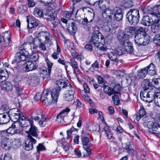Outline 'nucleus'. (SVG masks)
<instances>
[{"label": "nucleus", "mask_w": 160, "mask_h": 160, "mask_svg": "<svg viewBox=\"0 0 160 160\" xmlns=\"http://www.w3.org/2000/svg\"><path fill=\"white\" fill-rule=\"evenodd\" d=\"M156 69V67L153 63H151L149 65L145 68V69L148 71V74L152 76L157 74Z\"/></svg>", "instance_id": "obj_21"}, {"label": "nucleus", "mask_w": 160, "mask_h": 160, "mask_svg": "<svg viewBox=\"0 0 160 160\" xmlns=\"http://www.w3.org/2000/svg\"><path fill=\"white\" fill-rule=\"evenodd\" d=\"M153 41L156 44L160 46V34H156L153 38Z\"/></svg>", "instance_id": "obj_42"}, {"label": "nucleus", "mask_w": 160, "mask_h": 160, "mask_svg": "<svg viewBox=\"0 0 160 160\" xmlns=\"http://www.w3.org/2000/svg\"><path fill=\"white\" fill-rule=\"evenodd\" d=\"M109 58L112 61H115L118 62H119V60L117 58V55L116 53L112 52L108 54Z\"/></svg>", "instance_id": "obj_34"}, {"label": "nucleus", "mask_w": 160, "mask_h": 160, "mask_svg": "<svg viewBox=\"0 0 160 160\" xmlns=\"http://www.w3.org/2000/svg\"><path fill=\"white\" fill-rule=\"evenodd\" d=\"M26 132L28 134L27 137L28 138L32 137V136L34 137H37L38 136L39 132L37 128L34 125L33 123L31 124L29 131H26Z\"/></svg>", "instance_id": "obj_16"}, {"label": "nucleus", "mask_w": 160, "mask_h": 160, "mask_svg": "<svg viewBox=\"0 0 160 160\" xmlns=\"http://www.w3.org/2000/svg\"><path fill=\"white\" fill-rule=\"evenodd\" d=\"M16 122L15 123H13L11 126L6 131L5 130L7 133H10L11 134H13L15 133L16 132V125L15 124Z\"/></svg>", "instance_id": "obj_30"}, {"label": "nucleus", "mask_w": 160, "mask_h": 160, "mask_svg": "<svg viewBox=\"0 0 160 160\" xmlns=\"http://www.w3.org/2000/svg\"><path fill=\"white\" fill-rule=\"evenodd\" d=\"M37 151L39 152L40 151L44 150H45V148L42 143H39L37 147Z\"/></svg>", "instance_id": "obj_50"}, {"label": "nucleus", "mask_w": 160, "mask_h": 160, "mask_svg": "<svg viewBox=\"0 0 160 160\" xmlns=\"http://www.w3.org/2000/svg\"><path fill=\"white\" fill-rule=\"evenodd\" d=\"M17 111H15L14 110H11L10 112L12 115L11 117L13 119L14 122H16V123H19L20 126L23 127H28L30 126H31V124L33 123V120L26 118L20 109L17 108Z\"/></svg>", "instance_id": "obj_3"}, {"label": "nucleus", "mask_w": 160, "mask_h": 160, "mask_svg": "<svg viewBox=\"0 0 160 160\" xmlns=\"http://www.w3.org/2000/svg\"><path fill=\"white\" fill-rule=\"evenodd\" d=\"M130 78L131 82L134 83V85L137 84L138 81V79L136 76H132L131 77H130Z\"/></svg>", "instance_id": "obj_54"}, {"label": "nucleus", "mask_w": 160, "mask_h": 160, "mask_svg": "<svg viewBox=\"0 0 160 160\" xmlns=\"http://www.w3.org/2000/svg\"><path fill=\"white\" fill-rule=\"evenodd\" d=\"M153 17L160 18V5L157 6L155 12L153 13Z\"/></svg>", "instance_id": "obj_44"}, {"label": "nucleus", "mask_w": 160, "mask_h": 160, "mask_svg": "<svg viewBox=\"0 0 160 160\" xmlns=\"http://www.w3.org/2000/svg\"><path fill=\"white\" fill-rule=\"evenodd\" d=\"M71 66L73 69V73L76 75V72H79V71L77 62L73 59L71 60Z\"/></svg>", "instance_id": "obj_29"}, {"label": "nucleus", "mask_w": 160, "mask_h": 160, "mask_svg": "<svg viewBox=\"0 0 160 160\" xmlns=\"http://www.w3.org/2000/svg\"><path fill=\"white\" fill-rule=\"evenodd\" d=\"M112 100L115 105H118L120 103L119 98L117 95H114L112 97Z\"/></svg>", "instance_id": "obj_46"}, {"label": "nucleus", "mask_w": 160, "mask_h": 160, "mask_svg": "<svg viewBox=\"0 0 160 160\" xmlns=\"http://www.w3.org/2000/svg\"><path fill=\"white\" fill-rule=\"evenodd\" d=\"M147 126L150 132L155 135L160 134V126L156 123L149 121L147 123Z\"/></svg>", "instance_id": "obj_11"}, {"label": "nucleus", "mask_w": 160, "mask_h": 160, "mask_svg": "<svg viewBox=\"0 0 160 160\" xmlns=\"http://www.w3.org/2000/svg\"><path fill=\"white\" fill-rule=\"evenodd\" d=\"M38 37H42V39L44 38L45 42L46 43H49L52 40V37L51 34L47 32L42 31L38 33Z\"/></svg>", "instance_id": "obj_20"}, {"label": "nucleus", "mask_w": 160, "mask_h": 160, "mask_svg": "<svg viewBox=\"0 0 160 160\" xmlns=\"http://www.w3.org/2000/svg\"><path fill=\"white\" fill-rule=\"evenodd\" d=\"M2 45L4 47L8 46L11 41L10 34L9 32L7 31L2 34Z\"/></svg>", "instance_id": "obj_15"}, {"label": "nucleus", "mask_w": 160, "mask_h": 160, "mask_svg": "<svg viewBox=\"0 0 160 160\" xmlns=\"http://www.w3.org/2000/svg\"><path fill=\"white\" fill-rule=\"evenodd\" d=\"M33 14L36 17H43V11L40 8H35L34 10Z\"/></svg>", "instance_id": "obj_25"}, {"label": "nucleus", "mask_w": 160, "mask_h": 160, "mask_svg": "<svg viewBox=\"0 0 160 160\" xmlns=\"http://www.w3.org/2000/svg\"><path fill=\"white\" fill-rule=\"evenodd\" d=\"M118 38L120 44L124 47L130 42L128 39L126 37H125V35H122V37L119 36Z\"/></svg>", "instance_id": "obj_27"}, {"label": "nucleus", "mask_w": 160, "mask_h": 160, "mask_svg": "<svg viewBox=\"0 0 160 160\" xmlns=\"http://www.w3.org/2000/svg\"><path fill=\"white\" fill-rule=\"evenodd\" d=\"M143 34H136L135 36V43L138 46H142L143 37Z\"/></svg>", "instance_id": "obj_24"}, {"label": "nucleus", "mask_w": 160, "mask_h": 160, "mask_svg": "<svg viewBox=\"0 0 160 160\" xmlns=\"http://www.w3.org/2000/svg\"><path fill=\"white\" fill-rule=\"evenodd\" d=\"M78 130V129L75 128L73 127H72L69 130H67V139H69L71 137V135L72 132L77 131Z\"/></svg>", "instance_id": "obj_45"}, {"label": "nucleus", "mask_w": 160, "mask_h": 160, "mask_svg": "<svg viewBox=\"0 0 160 160\" xmlns=\"http://www.w3.org/2000/svg\"><path fill=\"white\" fill-rule=\"evenodd\" d=\"M26 45V44H23L20 47L19 52L16 54L15 57L17 59L18 62L28 60V55L26 56L24 54L25 52H27L26 48H24Z\"/></svg>", "instance_id": "obj_10"}, {"label": "nucleus", "mask_w": 160, "mask_h": 160, "mask_svg": "<svg viewBox=\"0 0 160 160\" xmlns=\"http://www.w3.org/2000/svg\"><path fill=\"white\" fill-rule=\"evenodd\" d=\"M151 28L152 32L156 34H160V28L153 24L151 25Z\"/></svg>", "instance_id": "obj_36"}, {"label": "nucleus", "mask_w": 160, "mask_h": 160, "mask_svg": "<svg viewBox=\"0 0 160 160\" xmlns=\"http://www.w3.org/2000/svg\"><path fill=\"white\" fill-rule=\"evenodd\" d=\"M27 44V45L25 46V47L27 46H30L31 49H33V50H35L37 49V47H38L37 46V45L36 44H35V43H26Z\"/></svg>", "instance_id": "obj_56"}, {"label": "nucleus", "mask_w": 160, "mask_h": 160, "mask_svg": "<svg viewBox=\"0 0 160 160\" xmlns=\"http://www.w3.org/2000/svg\"><path fill=\"white\" fill-rule=\"evenodd\" d=\"M27 22L28 23V28L30 29H33L36 28L37 26H39L38 29L40 28L41 27L44 28L46 27L39 23L36 19L34 18H29L27 17Z\"/></svg>", "instance_id": "obj_13"}, {"label": "nucleus", "mask_w": 160, "mask_h": 160, "mask_svg": "<svg viewBox=\"0 0 160 160\" xmlns=\"http://www.w3.org/2000/svg\"><path fill=\"white\" fill-rule=\"evenodd\" d=\"M68 30L72 35H73L77 31V28L75 22H72L70 26L67 28Z\"/></svg>", "instance_id": "obj_28"}, {"label": "nucleus", "mask_w": 160, "mask_h": 160, "mask_svg": "<svg viewBox=\"0 0 160 160\" xmlns=\"http://www.w3.org/2000/svg\"><path fill=\"white\" fill-rule=\"evenodd\" d=\"M153 24L160 28V18L155 19L153 21Z\"/></svg>", "instance_id": "obj_57"}, {"label": "nucleus", "mask_w": 160, "mask_h": 160, "mask_svg": "<svg viewBox=\"0 0 160 160\" xmlns=\"http://www.w3.org/2000/svg\"><path fill=\"white\" fill-rule=\"evenodd\" d=\"M37 141L32 137L28 138L25 142V148L26 150L29 151L33 148V144L36 143Z\"/></svg>", "instance_id": "obj_18"}, {"label": "nucleus", "mask_w": 160, "mask_h": 160, "mask_svg": "<svg viewBox=\"0 0 160 160\" xmlns=\"http://www.w3.org/2000/svg\"><path fill=\"white\" fill-rule=\"evenodd\" d=\"M103 88L104 92L109 96H110L113 94L112 90L111 89L110 87L108 85H104L103 86Z\"/></svg>", "instance_id": "obj_35"}, {"label": "nucleus", "mask_w": 160, "mask_h": 160, "mask_svg": "<svg viewBox=\"0 0 160 160\" xmlns=\"http://www.w3.org/2000/svg\"><path fill=\"white\" fill-rule=\"evenodd\" d=\"M146 114V112L144 108L142 107H140L138 111L137 112L136 114L133 117L136 118L137 121H138L141 118L145 115Z\"/></svg>", "instance_id": "obj_22"}, {"label": "nucleus", "mask_w": 160, "mask_h": 160, "mask_svg": "<svg viewBox=\"0 0 160 160\" xmlns=\"http://www.w3.org/2000/svg\"><path fill=\"white\" fill-rule=\"evenodd\" d=\"M65 17L67 18H70L73 14L72 11H66L64 12Z\"/></svg>", "instance_id": "obj_55"}, {"label": "nucleus", "mask_w": 160, "mask_h": 160, "mask_svg": "<svg viewBox=\"0 0 160 160\" xmlns=\"http://www.w3.org/2000/svg\"><path fill=\"white\" fill-rule=\"evenodd\" d=\"M79 21L80 22H81L80 23H81L83 27L88 21L87 18H83L81 19Z\"/></svg>", "instance_id": "obj_61"}, {"label": "nucleus", "mask_w": 160, "mask_h": 160, "mask_svg": "<svg viewBox=\"0 0 160 160\" xmlns=\"http://www.w3.org/2000/svg\"><path fill=\"white\" fill-rule=\"evenodd\" d=\"M42 37H38V34L37 36L34 38V40L33 41V43L37 45L38 46L40 44L42 41Z\"/></svg>", "instance_id": "obj_43"}, {"label": "nucleus", "mask_w": 160, "mask_h": 160, "mask_svg": "<svg viewBox=\"0 0 160 160\" xmlns=\"http://www.w3.org/2000/svg\"><path fill=\"white\" fill-rule=\"evenodd\" d=\"M150 37L148 35H143L142 46H144L148 45L150 42Z\"/></svg>", "instance_id": "obj_38"}, {"label": "nucleus", "mask_w": 160, "mask_h": 160, "mask_svg": "<svg viewBox=\"0 0 160 160\" xmlns=\"http://www.w3.org/2000/svg\"><path fill=\"white\" fill-rule=\"evenodd\" d=\"M57 92H58L57 90L56 89H53L51 92L45 90L43 92L41 96L39 93L36 94L34 98L36 101L40 99L45 105H50L52 103H53V100L55 101L56 100L58 95Z\"/></svg>", "instance_id": "obj_2"}, {"label": "nucleus", "mask_w": 160, "mask_h": 160, "mask_svg": "<svg viewBox=\"0 0 160 160\" xmlns=\"http://www.w3.org/2000/svg\"><path fill=\"white\" fill-rule=\"evenodd\" d=\"M125 148L129 154H133V150L132 148L131 144L130 143H126Z\"/></svg>", "instance_id": "obj_41"}, {"label": "nucleus", "mask_w": 160, "mask_h": 160, "mask_svg": "<svg viewBox=\"0 0 160 160\" xmlns=\"http://www.w3.org/2000/svg\"><path fill=\"white\" fill-rule=\"evenodd\" d=\"M70 109L68 108H66L65 109L63 110L62 112L59 113V114L61 116H62L63 117H64L65 116H67L68 112L70 111Z\"/></svg>", "instance_id": "obj_48"}, {"label": "nucleus", "mask_w": 160, "mask_h": 160, "mask_svg": "<svg viewBox=\"0 0 160 160\" xmlns=\"http://www.w3.org/2000/svg\"><path fill=\"white\" fill-rule=\"evenodd\" d=\"M136 30L135 27H129L126 29V31L128 35H132L136 32Z\"/></svg>", "instance_id": "obj_39"}, {"label": "nucleus", "mask_w": 160, "mask_h": 160, "mask_svg": "<svg viewBox=\"0 0 160 160\" xmlns=\"http://www.w3.org/2000/svg\"><path fill=\"white\" fill-rule=\"evenodd\" d=\"M105 8H102V14L103 18L106 19V20L108 22L111 21V15L114 14V17L115 19L118 21L121 20L123 17V14L122 12V10L119 8L115 7L112 9L109 8H106L105 6H103Z\"/></svg>", "instance_id": "obj_4"}, {"label": "nucleus", "mask_w": 160, "mask_h": 160, "mask_svg": "<svg viewBox=\"0 0 160 160\" xmlns=\"http://www.w3.org/2000/svg\"><path fill=\"white\" fill-rule=\"evenodd\" d=\"M153 14L151 17L148 15H144L142 18L141 23L145 26H149L152 25L154 20L153 18L155 17H153Z\"/></svg>", "instance_id": "obj_17"}, {"label": "nucleus", "mask_w": 160, "mask_h": 160, "mask_svg": "<svg viewBox=\"0 0 160 160\" xmlns=\"http://www.w3.org/2000/svg\"><path fill=\"white\" fill-rule=\"evenodd\" d=\"M89 42L98 47L104 42V37L98 31H95L92 33Z\"/></svg>", "instance_id": "obj_8"}, {"label": "nucleus", "mask_w": 160, "mask_h": 160, "mask_svg": "<svg viewBox=\"0 0 160 160\" xmlns=\"http://www.w3.org/2000/svg\"><path fill=\"white\" fill-rule=\"evenodd\" d=\"M64 117L59 114L57 116L56 121L59 122H62L64 121Z\"/></svg>", "instance_id": "obj_62"}, {"label": "nucleus", "mask_w": 160, "mask_h": 160, "mask_svg": "<svg viewBox=\"0 0 160 160\" xmlns=\"http://www.w3.org/2000/svg\"><path fill=\"white\" fill-rule=\"evenodd\" d=\"M38 46H39V49L41 51H45L46 50V46L45 44L42 42Z\"/></svg>", "instance_id": "obj_64"}, {"label": "nucleus", "mask_w": 160, "mask_h": 160, "mask_svg": "<svg viewBox=\"0 0 160 160\" xmlns=\"http://www.w3.org/2000/svg\"><path fill=\"white\" fill-rule=\"evenodd\" d=\"M121 89V88L119 84H116L112 88L113 94L115 95L119 93Z\"/></svg>", "instance_id": "obj_40"}, {"label": "nucleus", "mask_w": 160, "mask_h": 160, "mask_svg": "<svg viewBox=\"0 0 160 160\" xmlns=\"http://www.w3.org/2000/svg\"><path fill=\"white\" fill-rule=\"evenodd\" d=\"M146 81V84L145 85V88L146 89H149V88H152L151 85L154 84V85L158 87L159 88H160V78H154L152 80L151 83L152 84L150 83L149 82L148 80H145ZM151 90V88H150Z\"/></svg>", "instance_id": "obj_19"}, {"label": "nucleus", "mask_w": 160, "mask_h": 160, "mask_svg": "<svg viewBox=\"0 0 160 160\" xmlns=\"http://www.w3.org/2000/svg\"><path fill=\"white\" fill-rule=\"evenodd\" d=\"M25 64V71L29 72L36 69L38 66L36 62L32 60H27Z\"/></svg>", "instance_id": "obj_14"}, {"label": "nucleus", "mask_w": 160, "mask_h": 160, "mask_svg": "<svg viewBox=\"0 0 160 160\" xmlns=\"http://www.w3.org/2000/svg\"><path fill=\"white\" fill-rule=\"evenodd\" d=\"M15 87L18 95L20 96L22 93V88L18 84L15 85Z\"/></svg>", "instance_id": "obj_49"}, {"label": "nucleus", "mask_w": 160, "mask_h": 160, "mask_svg": "<svg viewBox=\"0 0 160 160\" xmlns=\"http://www.w3.org/2000/svg\"><path fill=\"white\" fill-rule=\"evenodd\" d=\"M148 73V71L145 68L137 72V75L140 78H143Z\"/></svg>", "instance_id": "obj_32"}, {"label": "nucleus", "mask_w": 160, "mask_h": 160, "mask_svg": "<svg viewBox=\"0 0 160 160\" xmlns=\"http://www.w3.org/2000/svg\"><path fill=\"white\" fill-rule=\"evenodd\" d=\"M87 93H85V94H84V92H81V94L82 96L85 100H89L91 102L92 100L91 99H90L89 97L88 96V95Z\"/></svg>", "instance_id": "obj_59"}, {"label": "nucleus", "mask_w": 160, "mask_h": 160, "mask_svg": "<svg viewBox=\"0 0 160 160\" xmlns=\"http://www.w3.org/2000/svg\"><path fill=\"white\" fill-rule=\"evenodd\" d=\"M92 11L93 12V13H92V12H91L90 14H91V15L92 16V18L91 19V20L89 21H88L86 24L83 27L86 30H89L92 25V21L93 19L94 16V12H93L92 10Z\"/></svg>", "instance_id": "obj_31"}, {"label": "nucleus", "mask_w": 160, "mask_h": 160, "mask_svg": "<svg viewBox=\"0 0 160 160\" xmlns=\"http://www.w3.org/2000/svg\"><path fill=\"white\" fill-rule=\"evenodd\" d=\"M28 6L29 7H33L35 6L36 3L34 0H28Z\"/></svg>", "instance_id": "obj_60"}, {"label": "nucleus", "mask_w": 160, "mask_h": 160, "mask_svg": "<svg viewBox=\"0 0 160 160\" xmlns=\"http://www.w3.org/2000/svg\"><path fill=\"white\" fill-rule=\"evenodd\" d=\"M81 139L83 148L86 151L88 155H90L91 153L90 147L92 144L90 142L91 139L89 133H85L82 130L81 136Z\"/></svg>", "instance_id": "obj_7"}, {"label": "nucleus", "mask_w": 160, "mask_h": 160, "mask_svg": "<svg viewBox=\"0 0 160 160\" xmlns=\"http://www.w3.org/2000/svg\"><path fill=\"white\" fill-rule=\"evenodd\" d=\"M84 48L88 51L91 52L92 51L93 48L92 46L90 44H87L84 46Z\"/></svg>", "instance_id": "obj_63"}, {"label": "nucleus", "mask_w": 160, "mask_h": 160, "mask_svg": "<svg viewBox=\"0 0 160 160\" xmlns=\"http://www.w3.org/2000/svg\"><path fill=\"white\" fill-rule=\"evenodd\" d=\"M28 60H32L33 61L36 62L38 58V55L37 53H32L31 55H28Z\"/></svg>", "instance_id": "obj_37"}, {"label": "nucleus", "mask_w": 160, "mask_h": 160, "mask_svg": "<svg viewBox=\"0 0 160 160\" xmlns=\"http://www.w3.org/2000/svg\"><path fill=\"white\" fill-rule=\"evenodd\" d=\"M92 68L93 69L95 68L98 69L99 68L98 62L97 60H96L92 64L91 67H90V69L91 68Z\"/></svg>", "instance_id": "obj_58"}, {"label": "nucleus", "mask_w": 160, "mask_h": 160, "mask_svg": "<svg viewBox=\"0 0 160 160\" xmlns=\"http://www.w3.org/2000/svg\"><path fill=\"white\" fill-rule=\"evenodd\" d=\"M56 87L54 89L58 90L57 92L58 94L57 97L55 101L53 100V103H55L57 102V99L59 95V93L62 88H64L66 91L63 95L64 99L67 101H71L74 98V94L75 92L73 90L71 84L68 82H65L62 80H57L56 82Z\"/></svg>", "instance_id": "obj_1"}, {"label": "nucleus", "mask_w": 160, "mask_h": 160, "mask_svg": "<svg viewBox=\"0 0 160 160\" xmlns=\"http://www.w3.org/2000/svg\"><path fill=\"white\" fill-rule=\"evenodd\" d=\"M14 110L15 111H17V108H13L9 110L8 112L6 113H0V124H3L7 123L10 119L13 121V119L12 118L10 112L11 110Z\"/></svg>", "instance_id": "obj_12"}, {"label": "nucleus", "mask_w": 160, "mask_h": 160, "mask_svg": "<svg viewBox=\"0 0 160 160\" xmlns=\"http://www.w3.org/2000/svg\"><path fill=\"white\" fill-rule=\"evenodd\" d=\"M141 99L145 102H150L154 99L160 98V91L155 93V90L152 89L148 91L146 90H142L140 92Z\"/></svg>", "instance_id": "obj_5"}, {"label": "nucleus", "mask_w": 160, "mask_h": 160, "mask_svg": "<svg viewBox=\"0 0 160 160\" xmlns=\"http://www.w3.org/2000/svg\"><path fill=\"white\" fill-rule=\"evenodd\" d=\"M98 82L99 84H105V81L104 80L103 78L100 75L97 76Z\"/></svg>", "instance_id": "obj_53"}, {"label": "nucleus", "mask_w": 160, "mask_h": 160, "mask_svg": "<svg viewBox=\"0 0 160 160\" xmlns=\"http://www.w3.org/2000/svg\"><path fill=\"white\" fill-rule=\"evenodd\" d=\"M2 88L4 91H11L12 89L13 86L11 82H7L2 85Z\"/></svg>", "instance_id": "obj_26"}, {"label": "nucleus", "mask_w": 160, "mask_h": 160, "mask_svg": "<svg viewBox=\"0 0 160 160\" xmlns=\"http://www.w3.org/2000/svg\"><path fill=\"white\" fill-rule=\"evenodd\" d=\"M139 17V10L137 9H131L126 15L127 18L130 23L133 25L138 22Z\"/></svg>", "instance_id": "obj_9"}, {"label": "nucleus", "mask_w": 160, "mask_h": 160, "mask_svg": "<svg viewBox=\"0 0 160 160\" xmlns=\"http://www.w3.org/2000/svg\"><path fill=\"white\" fill-rule=\"evenodd\" d=\"M46 61L48 66V73L47 74L45 75V76L43 77V78H46L49 79L50 78V73L53 63H52L48 58L46 59Z\"/></svg>", "instance_id": "obj_23"}, {"label": "nucleus", "mask_w": 160, "mask_h": 160, "mask_svg": "<svg viewBox=\"0 0 160 160\" xmlns=\"http://www.w3.org/2000/svg\"><path fill=\"white\" fill-rule=\"evenodd\" d=\"M128 53H132L133 52V48L132 43L129 42L127 45L124 47V48Z\"/></svg>", "instance_id": "obj_33"}, {"label": "nucleus", "mask_w": 160, "mask_h": 160, "mask_svg": "<svg viewBox=\"0 0 160 160\" xmlns=\"http://www.w3.org/2000/svg\"><path fill=\"white\" fill-rule=\"evenodd\" d=\"M52 25L53 28H56L58 26L59 20L58 18L55 19L54 20H52Z\"/></svg>", "instance_id": "obj_52"}, {"label": "nucleus", "mask_w": 160, "mask_h": 160, "mask_svg": "<svg viewBox=\"0 0 160 160\" xmlns=\"http://www.w3.org/2000/svg\"><path fill=\"white\" fill-rule=\"evenodd\" d=\"M8 134L5 131H0V142L1 147L3 149L9 150L12 146V140L7 138Z\"/></svg>", "instance_id": "obj_6"}, {"label": "nucleus", "mask_w": 160, "mask_h": 160, "mask_svg": "<svg viewBox=\"0 0 160 160\" xmlns=\"http://www.w3.org/2000/svg\"><path fill=\"white\" fill-rule=\"evenodd\" d=\"M41 119L38 121V124L42 126L43 123L46 122L47 121V118L43 115L41 116Z\"/></svg>", "instance_id": "obj_51"}, {"label": "nucleus", "mask_w": 160, "mask_h": 160, "mask_svg": "<svg viewBox=\"0 0 160 160\" xmlns=\"http://www.w3.org/2000/svg\"><path fill=\"white\" fill-rule=\"evenodd\" d=\"M8 78L9 76L8 73L6 69H0V76Z\"/></svg>", "instance_id": "obj_47"}]
</instances>
